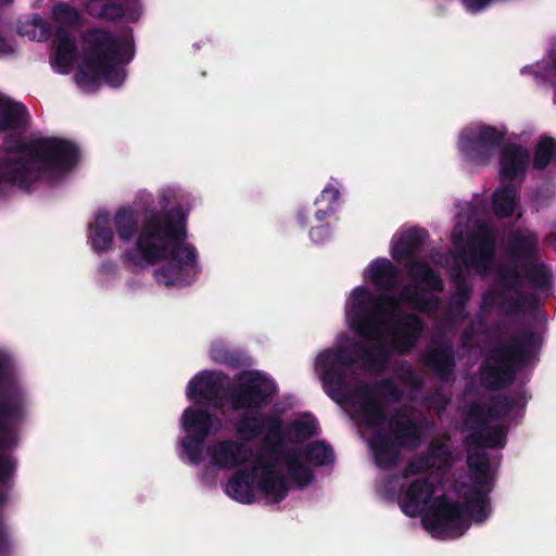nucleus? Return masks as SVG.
Instances as JSON below:
<instances>
[{
  "mask_svg": "<svg viewBox=\"0 0 556 556\" xmlns=\"http://www.w3.org/2000/svg\"><path fill=\"white\" fill-rule=\"evenodd\" d=\"M391 356L392 352L381 341L366 344L359 340H351L348 345L321 351L316 359V368L326 394L337 404L351 405L356 418L375 430L369 439V447L375 464L381 469L395 467L401 450H404L382 428L388 419L383 400L399 403L404 396L403 390L392 378L380 379L374 384L363 381L351 389L348 378L358 361L370 372L381 374Z\"/></svg>",
  "mask_w": 556,
  "mask_h": 556,
  "instance_id": "nucleus-1",
  "label": "nucleus"
},
{
  "mask_svg": "<svg viewBox=\"0 0 556 556\" xmlns=\"http://www.w3.org/2000/svg\"><path fill=\"white\" fill-rule=\"evenodd\" d=\"M113 224L124 243L137 236L136 249L126 250L122 255L125 266L141 269L144 264L155 265L166 260L154 271L155 280L165 286L190 285L199 273L197 250L186 242L187 213L182 206L176 205L164 212L149 211L141 226L137 212L123 206L115 212Z\"/></svg>",
  "mask_w": 556,
  "mask_h": 556,
  "instance_id": "nucleus-2",
  "label": "nucleus"
},
{
  "mask_svg": "<svg viewBox=\"0 0 556 556\" xmlns=\"http://www.w3.org/2000/svg\"><path fill=\"white\" fill-rule=\"evenodd\" d=\"M349 318L352 331L361 339L377 341L384 328L392 352L408 355L421 338L426 324L420 316L400 311L392 294H375L364 287L354 289Z\"/></svg>",
  "mask_w": 556,
  "mask_h": 556,
  "instance_id": "nucleus-3",
  "label": "nucleus"
},
{
  "mask_svg": "<svg viewBox=\"0 0 556 556\" xmlns=\"http://www.w3.org/2000/svg\"><path fill=\"white\" fill-rule=\"evenodd\" d=\"M4 151L14 157L0 159V179L28 190L35 182L64 175L74 169L80 159L79 147L64 138L40 137L25 141L10 134L4 138Z\"/></svg>",
  "mask_w": 556,
  "mask_h": 556,
  "instance_id": "nucleus-4",
  "label": "nucleus"
},
{
  "mask_svg": "<svg viewBox=\"0 0 556 556\" xmlns=\"http://www.w3.org/2000/svg\"><path fill=\"white\" fill-rule=\"evenodd\" d=\"M135 56L131 38L119 39L113 33L92 28L84 35V68H78L75 80L79 86L96 85L100 78L112 87H119L126 77L123 65Z\"/></svg>",
  "mask_w": 556,
  "mask_h": 556,
  "instance_id": "nucleus-5",
  "label": "nucleus"
},
{
  "mask_svg": "<svg viewBox=\"0 0 556 556\" xmlns=\"http://www.w3.org/2000/svg\"><path fill=\"white\" fill-rule=\"evenodd\" d=\"M536 339L533 330L523 329L492 349L480 365L481 386L489 391H498L511 386L518 370L531 358Z\"/></svg>",
  "mask_w": 556,
  "mask_h": 556,
  "instance_id": "nucleus-6",
  "label": "nucleus"
},
{
  "mask_svg": "<svg viewBox=\"0 0 556 556\" xmlns=\"http://www.w3.org/2000/svg\"><path fill=\"white\" fill-rule=\"evenodd\" d=\"M429 232L421 227H412L401 235L393 245L391 255L397 263L407 262L408 276L426 285L431 291L442 292L444 282L441 276L426 262L416 260L422 252Z\"/></svg>",
  "mask_w": 556,
  "mask_h": 556,
  "instance_id": "nucleus-7",
  "label": "nucleus"
},
{
  "mask_svg": "<svg viewBox=\"0 0 556 556\" xmlns=\"http://www.w3.org/2000/svg\"><path fill=\"white\" fill-rule=\"evenodd\" d=\"M468 517L475 522L482 523L476 518V513L470 511L468 504H460L450 500L446 495L435 497L422 518L424 527L440 535L459 538L469 528Z\"/></svg>",
  "mask_w": 556,
  "mask_h": 556,
  "instance_id": "nucleus-8",
  "label": "nucleus"
},
{
  "mask_svg": "<svg viewBox=\"0 0 556 556\" xmlns=\"http://www.w3.org/2000/svg\"><path fill=\"white\" fill-rule=\"evenodd\" d=\"M277 392L274 380L260 371H243L239 383L229 390L228 397L233 410L261 409L271 403Z\"/></svg>",
  "mask_w": 556,
  "mask_h": 556,
  "instance_id": "nucleus-9",
  "label": "nucleus"
},
{
  "mask_svg": "<svg viewBox=\"0 0 556 556\" xmlns=\"http://www.w3.org/2000/svg\"><path fill=\"white\" fill-rule=\"evenodd\" d=\"M467 464L471 471L472 486L464 494V501L470 511L476 513L478 521H485L491 513L489 494L492 492V478L490 476V458L485 452H473L467 456Z\"/></svg>",
  "mask_w": 556,
  "mask_h": 556,
  "instance_id": "nucleus-10",
  "label": "nucleus"
},
{
  "mask_svg": "<svg viewBox=\"0 0 556 556\" xmlns=\"http://www.w3.org/2000/svg\"><path fill=\"white\" fill-rule=\"evenodd\" d=\"M505 130L491 125H481L475 130L462 132L458 148L468 161L486 164L502 146Z\"/></svg>",
  "mask_w": 556,
  "mask_h": 556,
  "instance_id": "nucleus-11",
  "label": "nucleus"
},
{
  "mask_svg": "<svg viewBox=\"0 0 556 556\" xmlns=\"http://www.w3.org/2000/svg\"><path fill=\"white\" fill-rule=\"evenodd\" d=\"M229 384L228 375L222 371L203 370L189 381L187 396L197 404L207 403L214 408H222L225 401L223 392Z\"/></svg>",
  "mask_w": 556,
  "mask_h": 556,
  "instance_id": "nucleus-12",
  "label": "nucleus"
},
{
  "mask_svg": "<svg viewBox=\"0 0 556 556\" xmlns=\"http://www.w3.org/2000/svg\"><path fill=\"white\" fill-rule=\"evenodd\" d=\"M459 255L466 267L475 268L479 274H486L492 268L495 257V239L492 232L485 227H480L476 233L468 237Z\"/></svg>",
  "mask_w": 556,
  "mask_h": 556,
  "instance_id": "nucleus-13",
  "label": "nucleus"
},
{
  "mask_svg": "<svg viewBox=\"0 0 556 556\" xmlns=\"http://www.w3.org/2000/svg\"><path fill=\"white\" fill-rule=\"evenodd\" d=\"M387 420L390 434L404 450H415L420 445L422 439L421 427L408 407L396 408Z\"/></svg>",
  "mask_w": 556,
  "mask_h": 556,
  "instance_id": "nucleus-14",
  "label": "nucleus"
},
{
  "mask_svg": "<svg viewBox=\"0 0 556 556\" xmlns=\"http://www.w3.org/2000/svg\"><path fill=\"white\" fill-rule=\"evenodd\" d=\"M521 397L507 394H494L489 399L488 404L475 401L469 404L467 419L476 425H486L489 419L498 420L507 417L519 404Z\"/></svg>",
  "mask_w": 556,
  "mask_h": 556,
  "instance_id": "nucleus-15",
  "label": "nucleus"
},
{
  "mask_svg": "<svg viewBox=\"0 0 556 556\" xmlns=\"http://www.w3.org/2000/svg\"><path fill=\"white\" fill-rule=\"evenodd\" d=\"M212 463L222 469H232L250 463L253 450L235 440H220L208 450Z\"/></svg>",
  "mask_w": 556,
  "mask_h": 556,
  "instance_id": "nucleus-16",
  "label": "nucleus"
},
{
  "mask_svg": "<svg viewBox=\"0 0 556 556\" xmlns=\"http://www.w3.org/2000/svg\"><path fill=\"white\" fill-rule=\"evenodd\" d=\"M498 163L502 179L522 180L530 164V154L522 146L510 142L501 149Z\"/></svg>",
  "mask_w": 556,
  "mask_h": 556,
  "instance_id": "nucleus-17",
  "label": "nucleus"
},
{
  "mask_svg": "<svg viewBox=\"0 0 556 556\" xmlns=\"http://www.w3.org/2000/svg\"><path fill=\"white\" fill-rule=\"evenodd\" d=\"M181 426L186 433L206 439L220 430L222 420L207 409L188 407L182 413Z\"/></svg>",
  "mask_w": 556,
  "mask_h": 556,
  "instance_id": "nucleus-18",
  "label": "nucleus"
},
{
  "mask_svg": "<svg viewBox=\"0 0 556 556\" xmlns=\"http://www.w3.org/2000/svg\"><path fill=\"white\" fill-rule=\"evenodd\" d=\"M433 494L434 485L430 479L418 478L410 482L404 495L400 497L399 504L406 516L417 517Z\"/></svg>",
  "mask_w": 556,
  "mask_h": 556,
  "instance_id": "nucleus-19",
  "label": "nucleus"
},
{
  "mask_svg": "<svg viewBox=\"0 0 556 556\" xmlns=\"http://www.w3.org/2000/svg\"><path fill=\"white\" fill-rule=\"evenodd\" d=\"M425 365L443 382H450L456 367L455 353L451 344L434 348L425 356Z\"/></svg>",
  "mask_w": 556,
  "mask_h": 556,
  "instance_id": "nucleus-20",
  "label": "nucleus"
},
{
  "mask_svg": "<svg viewBox=\"0 0 556 556\" xmlns=\"http://www.w3.org/2000/svg\"><path fill=\"white\" fill-rule=\"evenodd\" d=\"M400 269L388 258H376L370 263L369 278L381 294H390L400 283Z\"/></svg>",
  "mask_w": 556,
  "mask_h": 556,
  "instance_id": "nucleus-21",
  "label": "nucleus"
},
{
  "mask_svg": "<svg viewBox=\"0 0 556 556\" xmlns=\"http://www.w3.org/2000/svg\"><path fill=\"white\" fill-rule=\"evenodd\" d=\"M255 468H243L232 473L229 478L227 494L242 504L254 502Z\"/></svg>",
  "mask_w": 556,
  "mask_h": 556,
  "instance_id": "nucleus-22",
  "label": "nucleus"
},
{
  "mask_svg": "<svg viewBox=\"0 0 556 556\" xmlns=\"http://www.w3.org/2000/svg\"><path fill=\"white\" fill-rule=\"evenodd\" d=\"M53 43L55 45L53 64L62 68V73H67L73 67L77 56L76 40L68 29L60 26L55 29Z\"/></svg>",
  "mask_w": 556,
  "mask_h": 556,
  "instance_id": "nucleus-23",
  "label": "nucleus"
},
{
  "mask_svg": "<svg viewBox=\"0 0 556 556\" xmlns=\"http://www.w3.org/2000/svg\"><path fill=\"white\" fill-rule=\"evenodd\" d=\"M29 123L26 106L9 98H0V131L25 128Z\"/></svg>",
  "mask_w": 556,
  "mask_h": 556,
  "instance_id": "nucleus-24",
  "label": "nucleus"
},
{
  "mask_svg": "<svg viewBox=\"0 0 556 556\" xmlns=\"http://www.w3.org/2000/svg\"><path fill=\"white\" fill-rule=\"evenodd\" d=\"M400 300L414 311L427 315L437 312L440 305L439 296L425 294L420 287L415 283H408L403 287L400 293Z\"/></svg>",
  "mask_w": 556,
  "mask_h": 556,
  "instance_id": "nucleus-25",
  "label": "nucleus"
},
{
  "mask_svg": "<svg viewBox=\"0 0 556 556\" xmlns=\"http://www.w3.org/2000/svg\"><path fill=\"white\" fill-rule=\"evenodd\" d=\"M90 242L92 250L97 253H104L112 249L114 232L110 228V213L99 211L94 223L89 226Z\"/></svg>",
  "mask_w": 556,
  "mask_h": 556,
  "instance_id": "nucleus-26",
  "label": "nucleus"
},
{
  "mask_svg": "<svg viewBox=\"0 0 556 556\" xmlns=\"http://www.w3.org/2000/svg\"><path fill=\"white\" fill-rule=\"evenodd\" d=\"M523 276L530 286L539 292H548L554 285L552 268L542 262H528L523 264Z\"/></svg>",
  "mask_w": 556,
  "mask_h": 556,
  "instance_id": "nucleus-27",
  "label": "nucleus"
},
{
  "mask_svg": "<svg viewBox=\"0 0 556 556\" xmlns=\"http://www.w3.org/2000/svg\"><path fill=\"white\" fill-rule=\"evenodd\" d=\"M285 463L290 479L300 488L308 486L314 481V472L302 460L301 452L289 448L285 453Z\"/></svg>",
  "mask_w": 556,
  "mask_h": 556,
  "instance_id": "nucleus-28",
  "label": "nucleus"
},
{
  "mask_svg": "<svg viewBox=\"0 0 556 556\" xmlns=\"http://www.w3.org/2000/svg\"><path fill=\"white\" fill-rule=\"evenodd\" d=\"M509 254L516 261L523 264L538 260L539 244L536 235H514L509 241Z\"/></svg>",
  "mask_w": 556,
  "mask_h": 556,
  "instance_id": "nucleus-29",
  "label": "nucleus"
},
{
  "mask_svg": "<svg viewBox=\"0 0 556 556\" xmlns=\"http://www.w3.org/2000/svg\"><path fill=\"white\" fill-rule=\"evenodd\" d=\"M479 430L469 435V439L481 447L502 448L506 444L507 429L502 425H477Z\"/></svg>",
  "mask_w": 556,
  "mask_h": 556,
  "instance_id": "nucleus-30",
  "label": "nucleus"
},
{
  "mask_svg": "<svg viewBox=\"0 0 556 556\" xmlns=\"http://www.w3.org/2000/svg\"><path fill=\"white\" fill-rule=\"evenodd\" d=\"M257 489L261 493L270 497L274 503L283 501L289 492L287 479L281 472L260 476Z\"/></svg>",
  "mask_w": 556,
  "mask_h": 556,
  "instance_id": "nucleus-31",
  "label": "nucleus"
},
{
  "mask_svg": "<svg viewBox=\"0 0 556 556\" xmlns=\"http://www.w3.org/2000/svg\"><path fill=\"white\" fill-rule=\"evenodd\" d=\"M517 193V188L513 184H507L493 193V208L498 218H506L514 214Z\"/></svg>",
  "mask_w": 556,
  "mask_h": 556,
  "instance_id": "nucleus-32",
  "label": "nucleus"
},
{
  "mask_svg": "<svg viewBox=\"0 0 556 556\" xmlns=\"http://www.w3.org/2000/svg\"><path fill=\"white\" fill-rule=\"evenodd\" d=\"M553 163H556V139L542 135L534 147L532 167L543 170Z\"/></svg>",
  "mask_w": 556,
  "mask_h": 556,
  "instance_id": "nucleus-33",
  "label": "nucleus"
},
{
  "mask_svg": "<svg viewBox=\"0 0 556 556\" xmlns=\"http://www.w3.org/2000/svg\"><path fill=\"white\" fill-rule=\"evenodd\" d=\"M503 291L502 298L498 301V307L507 315H518L528 306L535 308L538 305V295L535 293L525 294L521 291H514L517 295L509 296Z\"/></svg>",
  "mask_w": 556,
  "mask_h": 556,
  "instance_id": "nucleus-34",
  "label": "nucleus"
},
{
  "mask_svg": "<svg viewBox=\"0 0 556 556\" xmlns=\"http://www.w3.org/2000/svg\"><path fill=\"white\" fill-rule=\"evenodd\" d=\"M452 280L455 283V293L452 299L451 309L455 314L460 315L470 301L473 290L472 286L467 282L459 267L453 269Z\"/></svg>",
  "mask_w": 556,
  "mask_h": 556,
  "instance_id": "nucleus-35",
  "label": "nucleus"
},
{
  "mask_svg": "<svg viewBox=\"0 0 556 556\" xmlns=\"http://www.w3.org/2000/svg\"><path fill=\"white\" fill-rule=\"evenodd\" d=\"M236 431L247 442L260 437L264 431V414H242L237 420Z\"/></svg>",
  "mask_w": 556,
  "mask_h": 556,
  "instance_id": "nucleus-36",
  "label": "nucleus"
},
{
  "mask_svg": "<svg viewBox=\"0 0 556 556\" xmlns=\"http://www.w3.org/2000/svg\"><path fill=\"white\" fill-rule=\"evenodd\" d=\"M210 355L215 363L226 365L231 369L249 366L248 356L239 350L214 345L211 349Z\"/></svg>",
  "mask_w": 556,
  "mask_h": 556,
  "instance_id": "nucleus-37",
  "label": "nucleus"
},
{
  "mask_svg": "<svg viewBox=\"0 0 556 556\" xmlns=\"http://www.w3.org/2000/svg\"><path fill=\"white\" fill-rule=\"evenodd\" d=\"M16 460L13 456L0 453V507L8 502V494L13 488Z\"/></svg>",
  "mask_w": 556,
  "mask_h": 556,
  "instance_id": "nucleus-38",
  "label": "nucleus"
},
{
  "mask_svg": "<svg viewBox=\"0 0 556 556\" xmlns=\"http://www.w3.org/2000/svg\"><path fill=\"white\" fill-rule=\"evenodd\" d=\"M305 459L316 466H326L331 464L334 458L333 450L324 441H315L309 443L304 451Z\"/></svg>",
  "mask_w": 556,
  "mask_h": 556,
  "instance_id": "nucleus-39",
  "label": "nucleus"
},
{
  "mask_svg": "<svg viewBox=\"0 0 556 556\" xmlns=\"http://www.w3.org/2000/svg\"><path fill=\"white\" fill-rule=\"evenodd\" d=\"M288 432L290 441L302 442L316 435V421L315 420H295L289 428Z\"/></svg>",
  "mask_w": 556,
  "mask_h": 556,
  "instance_id": "nucleus-40",
  "label": "nucleus"
},
{
  "mask_svg": "<svg viewBox=\"0 0 556 556\" xmlns=\"http://www.w3.org/2000/svg\"><path fill=\"white\" fill-rule=\"evenodd\" d=\"M53 16L56 22L65 25H77L80 22V14L68 3L59 2L53 7Z\"/></svg>",
  "mask_w": 556,
  "mask_h": 556,
  "instance_id": "nucleus-41",
  "label": "nucleus"
},
{
  "mask_svg": "<svg viewBox=\"0 0 556 556\" xmlns=\"http://www.w3.org/2000/svg\"><path fill=\"white\" fill-rule=\"evenodd\" d=\"M14 539L11 526L0 511V556L14 555Z\"/></svg>",
  "mask_w": 556,
  "mask_h": 556,
  "instance_id": "nucleus-42",
  "label": "nucleus"
},
{
  "mask_svg": "<svg viewBox=\"0 0 556 556\" xmlns=\"http://www.w3.org/2000/svg\"><path fill=\"white\" fill-rule=\"evenodd\" d=\"M205 439L188 434L182 439L181 445L191 463L199 464L202 460Z\"/></svg>",
  "mask_w": 556,
  "mask_h": 556,
  "instance_id": "nucleus-43",
  "label": "nucleus"
},
{
  "mask_svg": "<svg viewBox=\"0 0 556 556\" xmlns=\"http://www.w3.org/2000/svg\"><path fill=\"white\" fill-rule=\"evenodd\" d=\"M497 282L505 291H520V274L516 267H501L497 271Z\"/></svg>",
  "mask_w": 556,
  "mask_h": 556,
  "instance_id": "nucleus-44",
  "label": "nucleus"
},
{
  "mask_svg": "<svg viewBox=\"0 0 556 556\" xmlns=\"http://www.w3.org/2000/svg\"><path fill=\"white\" fill-rule=\"evenodd\" d=\"M252 460L254 462V466L252 468H255V472L260 470V476L274 475L280 472L277 469L279 464V459L277 457L264 454H253Z\"/></svg>",
  "mask_w": 556,
  "mask_h": 556,
  "instance_id": "nucleus-45",
  "label": "nucleus"
},
{
  "mask_svg": "<svg viewBox=\"0 0 556 556\" xmlns=\"http://www.w3.org/2000/svg\"><path fill=\"white\" fill-rule=\"evenodd\" d=\"M434 466L435 464L431 459V456L424 454L417 455L407 463L405 467V476H415L427 472L433 469Z\"/></svg>",
  "mask_w": 556,
  "mask_h": 556,
  "instance_id": "nucleus-46",
  "label": "nucleus"
},
{
  "mask_svg": "<svg viewBox=\"0 0 556 556\" xmlns=\"http://www.w3.org/2000/svg\"><path fill=\"white\" fill-rule=\"evenodd\" d=\"M265 428L266 433L263 439L264 441L276 439L285 440L282 421L278 416L264 414V429Z\"/></svg>",
  "mask_w": 556,
  "mask_h": 556,
  "instance_id": "nucleus-47",
  "label": "nucleus"
},
{
  "mask_svg": "<svg viewBox=\"0 0 556 556\" xmlns=\"http://www.w3.org/2000/svg\"><path fill=\"white\" fill-rule=\"evenodd\" d=\"M125 16V7L122 3L109 2L102 5L99 17L117 22Z\"/></svg>",
  "mask_w": 556,
  "mask_h": 556,
  "instance_id": "nucleus-48",
  "label": "nucleus"
},
{
  "mask_svg": "<svg viewBox=\"0 0 556 556\" xmlns=\"http://www.w3.org/2000/svg\"><path fill=\"white\" fill-rule=\"evenodd\" d=\"M263 446H264V450L267 455L277 457L278 459L282 458L285 460V453L288 450H285V447H283V440H280V439L269 440V441L263 440Z\"/></svg>",
  "mask_w": 556,
  "mask_h": 556,
  "instance_id": "nucleus-49",
  "label": "nucleus"
},
{
  "mask_svg": "<svg viewBox=\"0 0 556 556\" xmlns=\"http://www.w3.org/2000/svg\"><path fill=\"white\" fill-rule=\"evenodd\" d=\"M503 291L489 290L482 296V308H492L498 306L500 298H502Z\"/></svg>",
  "mask_w": 556,
  "mask_h": 556,
  "instance_id": "nucleus-50",
  "label": "nucleus"
},
{
  "mask_svg": "<svg viewBox=\"0 0 556 556\" xmlns=\"http://www.w3.org/2000/svg\"><path fill=\"white\" fill-rule=\"evenodd\" d=\"M451 455L450 450L444 444L432 445L429 450L428 456H431V459L434 462L435 459H445Z\"/></svg>",
  "mask_w": 556,
  "mask_h": 556,
  "instance_id": "nucleus-51",
  "label": "nucleus"
},
{
  "mask_svg": "<svg viewBox=\"0 0 556 556\" xmlns=\"http://www.w3.org/2000/svg\"><path fill=\"white\" fill-rule=\"evenodd\" d=\"M493 0H463L464 4L472 12H478L488 7Z\"/></svg>",
  "mask_w": 556,
  "mask_h": 556,
  "instance_id": "nucleus-52",
  "label": "nucleus"
},
{
  "mask_svg": "<svg viewBox=\"0 0 556 556\" xmlns=\"http://www.w3.org/2000/svg\"><path fill=\"white\" fill-rule=\"evenodd\" d=\"M339 190L336 187L329 185L323 190L321 198L327 199L329 205H331L339 199Z\"/></svg>",
  "mask_w": 556,
  "mask_h": 556,
  "instance_id": "nucleus-53",
  "label": "nucleus"
},
{
  "mask_svg": "<svg viewBox=\"0 0 556 556\" xmlns=\"http://www.w3.org/2000/svg\"><path fill=\"white\" fill-rule=\"evenodd\" d=\"M117 269L116 264L111 260H105L101 263L99 267V273L106 276L115 275Z\"/></svg>",
  "mask_w": 556,
  "mask_h": 556,
  "instance_id": "nucleus-54",
  "label": "nucleus"
},
{
  "mask_svg": "<svg viewBox=\"0 0 556 556\" xmlns=\"http://www.w3.org/2000/svg\"><path fill=\"white\" fill-rule=\"evenodd\" d=\"M333 212V208L331 205L328 206L327 210H318L316 211L315 213V218L318 220V222H323L325 220L331 213Z\"/></svg>",
  "mask_w": 556,
  "mask_h": 556,
  "instance_id": "nucleus-55",
  "label": "nucleus"
},
{
  "mask_svg": "<svg viewBox=\"0 0 556 556\" xmlns=\"http://www.w3.org/2000/svg\"><path fill=\"white\" fill-rule=\"evenodd\" d=\"M319 232H328V227H316V228H312L311 229V237L314 238L316 233H319Z\"/></svg>",
  "mask_w": 556,
  "mask_h": 556,
  "instance_id": "nucleus-56",
  "label": "nucleus"
},
{
  "mask_svg": "<svg viewBox=\"0 0 556 556\" xmlns=\"http://www.w3.org/2000/svg\"><path fill=\"white\" fill-rule=\"evenodd\" d=\"M7 47H8L7 40L0 36V51H5Z\"/></svg>",
  "mask_w": 556,
  "mask_h": 556,
  "instance_id": "nucleus-57",
  "label": "nucleus"
},
{
  "mask_svg": "<svg viewBox=\"0 0 556 556\" xmlns=\"http://www.w3.org/2000/svg\"><path fill=\"white\" fill-rule=\"evenodd\" d=\"M549 241L556 248V231L549 235Z\"/></svg>",
  "mask_w": 556,
  "mask_h": 556,
  "instance_id": "nucleus-58",
  "label": "nucleus"
},
{
  "mask_svg": "<svg viewBox=\"0 0 556 556\" xmlns=\"http://www.w3.org/2000/svg\"><path fill=\"white\" fill-rule=\"evenodd\" d=\"M407 374H408V376H410V377H412V376H414V372H413V369H412V367H410V366H407Z\"/></svg>",
  "mask_w": 556,
  "mask_h": 556,
  "instance_id": "nucleus-59",
  "label": "nucleus"
},
{
  "mask_svg": "<svg viewBox=\"0 0 556 556\" xmlns=\"http://www.w3.org/2000/svg\"><path fill=\"white\" fill-rule=\"evenodd\" d=\"M4 185H5V182L0 179V193L3 192V186Z\"/></svg>",
  "mask_w": 556,
  "mask_h": 556,
  "instance_id": "nucleus-60",
  "label": "nucleus"
},
{
  "mask_svg": "<svg viewBox=\"0 0 556 556\" xmlns=\"http://www.w3.org/2000/svg\"><path fill=\"white\" fill-rule=\"evenodd\" d=\"M0 2H2V3H11V2H13V0H0Z\"/></svg>",
  "mask_w": 556,
  "mask_h": 556,
  "instance_id": "nucleus-61",
  "label": "nucleus"
},
{
  "mask_svg": "<svg viewBox=\"0 0 556 556\" xmlns=\"http://www.w3.org/2000/svg\"><path fill=\"white\" fill-rule=\"evenodd\" d=\"M553 64H554V67L556 68V59L554 60Z\"/></svg>",
  "mask_w": 556,
  "mask_h": 556,
  "instance_id": "nucleus-62",
  "label": "nucleus"
}]
</instances>
